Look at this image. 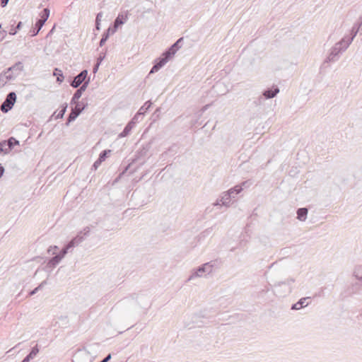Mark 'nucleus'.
<instances>
[{
  "label": "nucleus",
  "mask_w": 362,
  "mask_h": 362,
  "mask_svg": "<svg viewBox=\"0 0 362 362\" xmlns=\"http://www.w3.org/2000/svg\"><path fill=\"white\" fill-rule=\"evenodd\" d=\"M349 45V42L346 41V38H342L330 49L329 55L325 62H337L339 59L340 54L345 52Z\"/></svg>",
  "instance_id": "obj_1"
},
{
  "label": "nucleus",
  "mask_w": 362,
  "mask_h": 362,
  "mask_svg": "<svg viewBox=\"0 0 362 362\" xmlns=\"http://www.w3.org/2000/svg\"><path fill=\"white\" fill-rule=\"evenodd\" d=\"M295 279L290 278L284 281H279L274 284L275 293L280 297H283L290 294L292 291V284Z\"/></svg>",
  "instance_id": "obj_2"
},
{
  "label": "nucleus",
  "mask_w": 362,
  "mask_h": 362,
  "mask_svg": "<svg viewBox=\"0 0 362 362\" xmlns=\"http://www.w3.org/2000/svg\"><path fill=\"white\" fill-rule=\"evenodd\" d=\"M214 265L215 263L213 261L202 264L201 267L192 272V274L188 277L187 281H190L194 278L201 277L204 273H211Z\"/></svg>",
  "instance_id": "obj_3"
},
{
  "label": "nucleus",
  "mask_w": 362,
  "mask_h": 362,
  "mask_svg": "<svg viewBox=\"0 0 362 362\" xmlns=\"http://www.w3.org/2000/svg\"><path fill=\"white\" fill-rule=\"evenodd\" d=\"M353 276L359 281V283L353 284L350 288L353 293H356L362 286V264L356 265L353 271Z\"/></svg>",
  "instance_id": "obj_4"
},
{
  "label": "nucleus",
  "mask_w": 362,
  "mask_h": 362,
  "mask_svg": "<svg viewBox=\"0 0 362 362\" xmlns=\"http://www.w3.org/2000/svg\"><path fill=\"white\" fill-rule=\"evenodd\" d=\"M16 100V93L14 92H10L7 95L5 100L1 105V107H0L1 110L5 113L8 112L10 110H11V108L14 105Z\"/></svg>",
  "instance_id": "obj_5"
},
{
  "label": "nucleus",
  "mask_w": 362,
  "mask_h": 362,
  "mask_svg": "<svg viewBox=\"0 0 362 362\" xmlns=\"http://www.w3.org/2000/svg\"><path fill=\"white\" fill-rule=\"evenodd\" d=\"M15 145H19V141L14 137H10L8 140L0 142L1 151L8 154Z\"/></svg>",
  "instance_id": "obj_6"
},
{
  "label": "nucleus",
  "mask_w": 362,
  "mask_h": 362,
  "mask_svg": "<svg viewBox=\"0 0 362 362\" xmlns=\"http://www.w3.org/2000/svg\"><path fill=\"white\" fill-rule=\"evenodd\" d=\"M173 56L168 55L167 54V51H165L161 57L158 58L156 64L153 65L152 69L150 71V74H153L157 72L160 69H161Z\"/></svg>",
  "instance_id": "obj_7"
},
{
  "label": "nucleus",
  "mask_w": 362,
  "mask_h": 362,
  "mask_svg": "<svg viewBox=\"0 0 362 362\" xmlns=\"http://www.w3.org/2000/svg\"><path fill=\"white\" fill-rule=\"evenodd\" d=\"M73 105H74V107L71 109V112L69 115L66 125H69L70 122L74 121L85 109V105L81 103H74Z\"/></svg>",
  "instance_id": "obj_8"
},
{
  "label": "nucleus",
  "mask_w": 362,
  "mask_h": 362,
  "mask_svg": "<svg viewBox=\"0 0 362 362\" xmlns=\"http://www.w3.org/2000/svg\"><path fill=\"white\" fill-rule=\"evenodd\" d=\"M88 76V71L87 70H83L81 71L76 76L74 77V80L71 83V86L73 88H78L81 86V85L83 84V83L85 82V80Z\"/></svg>",
  "instance_id": "obj_9"
},
{
  "label": "nucleus",
  "mask_w": 362,
  "mask_h": 362,
  "mask_svg": "<svg viewBox=\"0 0 362 362\" xmlns=\"http://www.w3.org/2000/svg\"><path fill=\"white\" fill-rule=\"evenodd\" d=\"M88 83H89V80L85 81L80 86V88L75 92V93L74 94V95H73V97L71 98V104L80 103L78 102V100L81 97L83 93L86 90V88H87V87L88 86Z\"/></svg>",
  "instance_id": "obj_10"
},
{
  "label": "nucleus",
  "mask_w": 362,
  "mask_h": 362,
  "mask_svg": "<svg viewBox=\"0 0 362 362\" xmlns=\"http://www.w3.org/2000/svg\"><path fill=\"white\" fill-rule=\"evenodd\" d=\"M128 19L127 14H119L114 21V26L111 28L112 34H114L119 25H123Z\"/></svg>",
  "instance_id": "obj_11"
},
{
  "label": "nucleus",
  "mask_w": 362,
  "mask_h": 362,
  "mask_svg": "<svg viewBox=\"0 0 362 362\" xmlns=\"http://www.w3.org/2000/svg\"><path fill=\"white\" fill-rule=\"evenodd\" d=\"M233 191L230 192H223L220 195V201L221 202V205L223 206H226L227 208L230 206V201L233 199L231 197V193Z\"/></svg>",
  "instance_id": "obj_12"
},
{
  "label": "nucleus",
  "mask_w": 362,
  "mask_h": 362,
  "mask_svg": "<svg viewBox=\"0 0 362 362\" xmlns=\"http://www.w3.org/2000/svg\"><path fill=\"white\" fill-rule=\"evenodd\" d=\"M279 93V88L278 87H275L272 89L268 88L265 90L262 95L266 99H271L274 98Z\"/></svg>",
  "instance_id": "obj_13"
},
{
  "label": "nucleus",
  "mask_w": 362,
  "mask_h": 362,
  "mask_svg": "<svg viewBox=\"0 0 362 362\" xmlns=\"http://www.w3.org/2000/svg\"><path fill=\"white\" fill-rule=\"evenodd\" d=\"M49 16V9L45 8L42 10L40 14V18L38 19V25L40 28H42L45 23L47 21Z\"/></svg>",
  "instance_id": "obj_14"
},
{
  "label": "nucleus",
  "mask_w": 362,
  "mask_h": 362,
  "mask_svg": "<svg viewBox=\"0 0 362 362\" xmlns=\"http://www.w3.org/2000/svg\"><path fill=\"white\" fill-rule=\"evenodd\" d=\"M310 297H305L300 298L297 303H294L291 306V310H300L302 308L306 307L309 303H306L308 299H310Z\"/></svg>",
  "instance_id": "obj_15"
},
{
  "label": "nucleus",
  "mask_w": 362,
  "mask_h": 362,
  "mask_svg": "<svg viewBox=\"0 0 362 362\" xmlns=\"http://www.w3.org/2000/svg\"><path fill=\"white\" fill-rule=\"evenodd\" d=\"M136 124V122L130 121L124 127V130L119 134V138L125 137L129 134L130 132Z\"/></svg>",
  "instance_id": "obj_16"
},
{
  "label": "nucleus",
  "mask_w": 362,
  "mask_h": 362,
  "mask_svg": "<svg viewBox=\"0 0 362 362\" xmlns=\"http://www.w3.org/2000/svg\"><path fill=\"white\" fill-rule=\"evenodd\" d=\"M183 38L178 39L168 50L167 54L168 55L174 56L176 52L180 49V43L182 41Z\"/></svg>",
  "instance_id": "obj_17"
},
{
  "label": "nucleus",
  "mask_w": 362,
  "mask_h": 362,
  "mask_svg": "<svg viewBox=\"0 0 362 362\" xmlns=\"http://www.w3.org/2000/svg\"><path fill=\"white\" fill-rule=\"evenodd\" d=\"M308 215V209L306 208H300L297 210V218L301 221H305Z\"/></svg>",
  "instance_id": "obj_18"
},
{
  "label": "nucleus",
  "mask_w": 362,
  "mask_h": 362,
  "mask_svg": "<svg viewBox=\"0 0 362 362\" xmlns=\"http://www.w3.org/2000/svg\"><path fill=\"white\" fill-rule=\"evenodd\" d=\"M62 259H61V257L58 255H56L54 257L49 259L47 265L50 267H56L57 264H58L60 262Z\"/></svg>",
  "instance_id": "obj_19"
},
{
  "label": "nucleus",
  "mask_w": 362,
  "mask_h": 362,
  "mask_svg": "<svg viewBox=\"0 0 362 362\" xmlns=\"http://www.w3.org/2000/svg\"><path fill=\"white\" fill-rule=\"evenodd\" d=\"M110 35H112V30H111V28H109L105 33H103V36H102V38L100 41V46L102 47L103 46V45L105 43V42L107 40V39L109 38V36Z\"/></svg>",
  "instance_id": "obj_20"
},
{
  "label": "nucleus",
  "mask_w": 362,
  "mask_h": 362,
  "mask_svg": "<svg viewBox=\"0 0 362 362\" xmlns=\"http://www.w3.org/2000/svg\"><path fill=\"white\" fill-rule=\"evenodd\" d=\"M54 76H57V81L59 83H62L64 80V76L62 70L55 68L53 72Z\"/></svg>",
  "instance_id": "obj_21"
},
{
  "label": "nucleus",
  "mask_w": 362,
  "mask_h": 362,
  "mask_svg": "<svg viewBox=\"0 0 362 362\" xmlns=\"http://www.w3.org/2000/svg\"><path fill=\"white\" fill-rule=\"evenodd\" d=\"M230 191H233V192L231 193V197L233 199H234L235 195L238 194L239 193H240L243 191V187H242V186L236 185L234 187H232L230 189H228L227 192H230Z\"/></svg>",
  "instance_id": "obj_22"
},
{
  "label": "nucleus",
  "mask_w": 362,
  "mask_h": 362,
  "mask_svg": "<svg viewBox=\"0 0 362 362\" xmlns=\"http://www.w3.org/2000/svg\"><path fill=\"white\" fill-rule=\"evenodd\" d=\"M38 352H39V349H38L37 346L36 345L35 346H34L32 349L30 354L28 355H27L25 357L28 358V359L30 361L31 359L34 358L36 356V355L38 354Z\"/></svg>",
  "instance_id": "obj_23"
},
{
  "label": "nucleus",
  "mask_w": 362,
  "mask_h": 362,
  "mask_svg": "<svg viewBox=\"0 0 362 362\" xmlns=\"http://www.w3.org/2000/svg\"><path fill=\"white\" fill-rule=\"evenodd\" d=\"M151 101H147L144 103V105L140 107L138 112L139 114L144 115V113L151 107Z\"/></svg>",
  "instance_id": "obj_24"
},
{
  "label": "nucleus",
  "mask_w": 362,
  "mask_h": 362,
  "mask_svg": "<svg viewBox=\"0 0 362 362\" xmlns=\"http://www.w3.org/2000/svg\"><path fill=\"white\" fill-rule=\"evenodd\" d=\"M111 153V150H105V151H103L100 155H99V159L103 162L106 158L107 157V155L110 154Z\"/></svg>",
  "instance_id": "obj_25"
},
{
  "label": "nucleus",
  "mask_w": 362,
  "mask_h": 362,
  "mask_svg": "<svg viewBox=\"0 0 362 362\" xmlns=\"http://www.w3.org/2000/svg\"><path fill=\"white\" fill-rule=\"evenodd\" d=\"M66 108H67V105H66V104H65V105L62 107V110H61L58 112V114L55 116V118H56V119H61V118H62V117H64V114H65L66 111Z\"/></svg>",
  "instance_id": "obj_26"
},
{
  "label": "nucleus",
  "mask_w": 362,
  "mask_h": 362,
  "mask_svg": "<svg viewBox=\"0 0 362 362\" xmlns=\"http://www.w3.org/2000/svg\"><path fill=\"white\" fill-rule=\"evenodd\" d=\"M45 284H47V281H43L37 287H36L35 289H33L32 291L30 292V296H33V295L35 294Z\"/></svg>",
  "instance_id": "obj_27"
},
{
  "label": "nucleus",
  "mask_w": 362,
  "mask_h": 362,
  "mask_svg": "<svg viewBox=\"0 0 362 362\" xmlns=\"http://www.w3.org/2000/svg\"><path fill=\"white\" fill-rule=\"evenodd\" d=\"M80 243H78V242L75 239V238H74L71 241H69L68 243V244L66 245L67 247L71 249L72 247H74L77 245H78Z\"/></svg>",
  "instance_id": "obj_28"
},
{
  "label": "nucleus",
  "mask_w": 362,
  "mask_h": 362,
  "mask_svg": "<svg viewBox=\"0 0 362 362\" xmlns=\"http://www.w3.org/2000/svg\"><path fill=\"white\" fill-rule=\"evenodd\" d=\"M22 69H23L22 63L21 62H18L15 65H13V66L10 67L8 69V71H12V70L21 71Z\"/></svg>",
  "instance_id": "obj_29"
},
{
  "label": "nucleus",
  "mask_w": 362,
  "mask_h": 362,
  "mask_svg": "<svg viewBox=\"0 0 362 362\" xmlns=\"http://www.w3.org/2000/svg\"><path fill=\"white\" fill-rule=\"evenodd\" d=\"M42 28H40L39 25H38V20L37 21L36 23H35V28L33 29V30L30 31L31 32V36H35L38 34V33L40 32V30H41Z\"/></svg>",
  "instance_id": "obj_30"
},
{
  "label": "nucleus",
  "mask_w": 362,
  "mask_h": 362,
  "mask_svg": "<svg viewBox=\"0 0 362 362\" xmlns=\"http://www.w3.org/2000/svg\"><path fill=\"white\" fill-rule=\"evenodd\" d=\"M69 250L70 249L68 248L66 245H65V247L57 255L61 257V259H63L64 256L68 253Z\"/></svg>",
  "instance_id": "obj_31"
},
{
  "label": "nucleus",
  "mask_w": 362,
  "mask_h": 362,
  "mask_svg": "<svg viewBox=\"0 0 362 362\" xmlns=\"http://www.w3.org/2000/svg\"><path fill=\"white\" fill-rule=\"evenodd\" d=\"M74 238L78 242V243H81L85 240L86 237L82 234V232H80Z\"/></svg>",
  "instance_id": "obj_32"
},
{
  "label": "nucleus",
  "mask_w": 362,
  "mask_h": 362,
  "mask_svg": "<svg viewBox=\"0 0 362 362\" xmlns=\"http://www.w3.org/2000/svg\"><path fill=\"white\" fill-rule=\"evenodd\" d=\"M58 249H59V247L56 245L50 246L48 248L47 252H48V253H52V255H55L57 253V250Z\"/></svg>",
  "instance_id": "obj_33"
},
{
  "label": "nucleus",
  "mask_w": 362,
  "mask_h": 362,
  "mask_svg": "<svg viewBox=\"0 0 362 362\" xmlns=\"http://www.w3.org/2000/svg\"><path fill=\"white\" fill-rule=\"evenodd\" d=\"M103 162L99 159L98 158L97 160L95 161V163H93V168L95 169V170H97L98 168L101 165Z\"/></svg>",
  "instance_id": "obj_34"
},
{
  "label": "nucleus",
  "mask_w": 362,
  "mask_h": 362,
  "mask_svg": "<svg viewBox=\"0 0 362 362\" xmlns=\"http://www.w3.org/2000/svg\"><path fill=\"white\" fill-rule=\"evenodd\" d=\"M90 231V228H89V227H86V228H83V230H81V232H82V234H83L85 237H86V236H88V235H89Z\"/></svg>",
  "instance_id": "obj_35"
},
{
  "label": "nucleus",
  "mask_w": 362,
  "mask_h": 362,
  "mask_svg": "<svg viewBox=\"0 0 362 362\" xmlns=\"http://www.w3.org/2000/svg\"><path fill=\"white\" fill-rule=\"evenodd\" d=\"M143 115L139 114V112H137V113L134 115V117L132 119L131 121H134L136 123L138 122L139 117L142 116Z\"/></svg>",
  "instance_id": "obj_36"
},
{
  "label": "nucleus",
  "mask_w": 362,
  "mask_h": 362,
  "mask_svg": "<svg viewBox=\"0 0 362 362\" xmlns=\"http://www.w3.org/2000/svg\"><path fill=\"white\" fill-rule=\"evenodd\" d=\"M214 206H223V205H221V202L220 201V198L218 199L216 202H214L213 204Z\"/></svg>",
  "instance_id": "obj_37"
},
{
  "label": "nucleus",
  "mask_w": 362,
  "mask_h": 362,
  "mask_svg": "<svg viewBox=\"0 0 362 362\" xmlns=\"http://www.w3.org/2000/svg\"><path fill=\"white\" fill-rule=\"evenodd\" d=\"M103 16V13L101 12L98 13L96 16V22H100L101 20V18Z\"/></svg>",
  "instance_id": "obj_38"
},
{
  "label": "nucleus",
  "mask_w": 362,
  "mask_h": 362,
  "mask_svg": "<svg viewBox=\"0 0 362 362\" xmlns=\"http://www.w3.org/2000/svg\"><path fill=\"white\" fill-rule=\"evenodd\" d=\"M8 1L9 0H1V6L2 7H5L7 5Z\"/></svg>",
  "instance_id": "obj_39"
},
{
  "label": "nucleus",
  "mask_w": 362,
  "mask_h": 362,
  "mask_svg": "<svg viewBox=\"0 0 362 362\" xmlns=\"http://www.w3.org/2000/svg\"><path fill=\"white\" fill-rule=\"evenodd\" d=\"M99 66H100V62H97L96 64L93 67V72L94 73L97 72Z\"/></svg>",
  "instance_id": "obj_40"
},
{
  "label": "nucleus",
  "mask_w": 362,
  "mask_h": 362,
  "mask_svg": "<svg viewBox=\"0 0 362 362\" xmlns=\"http://www.w3.org/2000/svg\"><path fill=\"white\" fill-rule=\"evenodd\" d=\"M17 33V29L15 28H11L10 32H9V34L11 35H16Z\"/></svg>",
  "instance_id": "obj_41"
},
{
  "label": "nucleus",
  "mask_w": 362,
  "mask_h": 362,
  "mask_svg": "<svg viewBox=\"0 0 362 362\" xmlns=\"http://www.w3.org/2000/svg\"><path fill=\"white\" fill-rule=\"evenodd\" d=\"M4 172V168L0 164V177L3 175Z\"/></svg>",
  "instance_id": "obj_42"
},
{
  "label": "nucleus",
  "mask_w": 362,
  "mask_h": 362,
  "mask_svg": "<svg viewBox=\"0 0 362 362\" xmlns=\"http://www.w3.org/2000/svg\"><path fill=\"white\" fill-rule=\"evenodd\" d=\"M21 26H22V22H21V21H20V22L17 24V25H16V28L17 29V30H20V29L21 28Z\"/></svg>",
  "instance_id": "obj_43"
},
{
  "label": "nucleus",
  "mask_w": 362,
  "mask_h": 362,
  "mask_svg": "<svg viewBox=\"0 0 362 362\" xmlns=\"http://www.w3.org/2000/svg\"><path fill=\"white\" fill-rule=\"evenodd\" d=\"M105 56L100 55V57L98 58L97 62H100V64L103 60Z\"/></svg>",
  "instance_id": "obj_44"
},
{
  "label": "nucleus",
  "mask_w": 362,
  "mask_h": 362,
  "mask_svg": "<svg viewBox=\"0 0 362 362\" xmlns=\"http://www.w3.org/2000/svg\"><path fill=\"white\" fill-rule=\"evenodd\" d=\"M209 105H206L204 106V107H202V112H204L205 110H207V108L209 107Z\"/></svg>",
  "instance_id": "obj_45"
},
{
  "label": "nucleus",
  "mask_w": 362,
  "mask_h": 362,
  "mask_svg": "<svg viewBox=\"0 0 362 362\" xmlns=\"http://www.w3.org/2000/svg\"><path fill=\"white\" fill-rule=\"evenodd\" d=\"M95 27H96L97 30L100 29V22H96L95 21Z\"/></svg>",
  "instance_id": "obj_46"
},
{
  "label": "nucleus",
  "mask_w": 362,
  "mask_h": 362,
  "mask_svg": "<svg viewBox=\"0 0 362 362\" xmlns=\"http://www.w3.org/2000/svg\"><path fill=\"white\" fill-rule=\"evenodd\" d=\"M29 361H30V360L28 359V358L25 357L24 359L21 362H29Z\"/></svg>",
  "instance_id": "obj_47"
},
{
  "label": "nucleus",
  "mask_w": 362,
  "mask_h": 362,
  "mask_svg": "<svg viewBox=\"0 0 362 362\" xmlns=\"http://www.w3.org/2000/svg\"><path fill=\"white\" fill-rule=\"evenodd\" d=\"M247 181L243 182L241 184V185H240V186H242V187L243 188V187H245V185H246V184H247Z\"/></svg>",
  "instance_id": "obj_48"
},
{
  "label": "nucleus",
  "mask_w": 362,
  "mask_h": 362,
  "mask_svg": "<svg viewBox=\"0 0 362 362\" xmlns=\"http://www.w3.org/2000/svg\"><path fill=\"white\" fill-rule=\"evenodd\" d=\"M6 34V32L4 30V35H3V37H1V39L0 40V41L4 38V37H5Z\"/></svg>",
  "instance_id": "obj_49"
}]
</instances>
